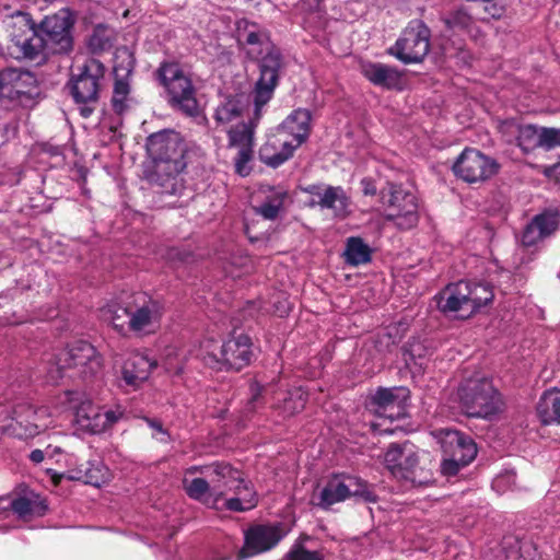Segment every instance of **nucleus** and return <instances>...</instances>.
Masks as SVG:
<instances>
[{"instance_id":"obj_1","label":"nucleus","mask_w":560,"mask_h":560,"mask_svg":"<svg viewBox=\"0 0 560 560\" xmlns=\"http://www.w3.org/2000/svg\"><path fill=\"white\" fill-rule=\"evenodd\" d=\"M72 25L69 11L63 10L46 16L40 24L42 34H38L30 15L15 11L7 21L9 43L5 50L0 46V54L13 59L30 60L42 57L45 50L66 54L72 49L73 45Z\"/></svg>"},{"instance_id":"obj_2","label":"nucleus","mask_w":560,"mask_h":560,"mask_svg":"<svg viewBox=\"0 0 560 560\" xmlns=\"http://www.w3.org/2000/svg\"><path fill=\"white\" fill-rule=\"evenodd\" d=\"M147 151L153 163L148 180L159 187L161 194L182 195L185 187L180 175L187 166V149L179 133L163 130L151 135Z\"/></svg>"},{"instance_id":"obj_3","label":"nucleus","mask_w":560,"mask_h":560,"mask_svg":"<svg viewBox=\"0 0 560 560\" xmlns=\"http://www.w3.org/2000/svg\"><path fill=\"white\" fill-rule=\"evenodd\" d=\"M113 327L121 332H135L138 336L154 334L160 327L164 314L163 303L144 293L132 294L124 304H112L107 310Z\"/></svg>"},{"instance_id":"obj_4","label":"nucleus","mask_w":560,"mask_h":560,"mask_svg":"<svg viewBox=\"0 0 560 560\" xmlns=\"http://www.w3.org/2000/svg\"><path fill=\"white\" fill-rule=\"evenodd\" d=\"M493 296V288L487 282L458 281L446 285L435 301L442 313L466 318L492 302Z\"/></svg>"},{"instance_id":"obj_5","label":"nucleus","mask_w":560,"mask_h":560,"mask_svg":"<svg viewBox=\"0 0 560 560\" xmlns=\"http://www.w3.org/2000/svg\"><path fill=\"white\" fill-rule=\"evenodd\" d=\"M102 357L88 341L77 340L61 350L49 364L47 381L56 384L68 370L84 380L95 376L102 369Z\"/></svg>"},{"instance_id":"obj_6","label":"nucleus","mask_w":560,"mask_h":560,"mask_svg":"<svg viewBox=\"0 0 560 560\" xmlns=\"http://www.w3.org/2000/svg\"><path fill=\"white\" fill-rule=\"evenodd\" d=\"M200 355L211 369L240 371L250 363L252 341L246 335L233 337L222 343L209 338L201 342Z\"/></svg>"},{"instance_id":"obj_7","label":"nucleus","mask_w":560,"mask_h":560,"mask_svg":"<svg viewBox=\"0 0 560 560\" xmlns=\"http://www.w3.org/2000/svg\"><path fill=\"white\" fill-rule=\"evenodd\" d=\"M458 397L468 417L487 419L499 413L503 407L500 393L487 377L466 380L458 388Z\"/></svg>"},{"instance_id":"obj_8","label":"nucleus","mask_w":560,"mask_h":560,"mask_svg":"<svg viewBox=\"0 0 560 560\" xmlns=\"http://www.w3.org/2000/svg\"><path fill=\"white\" fill-rule=\"evenodd\" d=\"M104 74V66L96 59H90L79 68L78 73L71 75L67 84L84 118L90 117L95 109Z\"/></svg>"},{"instance_id":"obj_9","label":"nucleus","mask_w":560,"mask_h":560,"mask_svg":"<svg viewBox=\"0 0 560 560\" xmlns=\"http://www.w3.org/2000/svg\"><path fill=\"white\" fill-rule=\"evenodd\" d=\"M160 83L166 89L171 103L185 115L196 117L199 106L191 80L176 62H163L158 69Z\"/></svg>"},{"instance_id":"obj_10","label":"nucleus","mask_w":560,"mask_h":560,"mask_svg":"<svg viewBox=\"0 0 560 560\" xmlns=\"http://www.w3.org/2000/svg\"><path fill=\"white\" fill-rule=\"evenodd\" d=\"M1 422L3 433L18 439L34 438L51 423L46 407L35 408L27 402L14 405Z\"/></svg>"},{"instance_id":"obj_11","label":"nucleus","mask_w":560,"mask_h":560,"mask_svg":"<svg viewBox=\"0 0 560 560\" xmlns=\"http://www.w3.org/2000/svg\"><path fill=\"white\" fill-rule=\"evenodd\" d=\"M381 201L386 208V220L394 221L398 229L410 230L418 224L417 197L401 185L388 183L381 191Z\"/></svg>"},{"instance_id":"obj_12","label":"nucleus","mask_w":560,"mask_h":560,"mask_svg":"<svg viewBox=\"0 0 560 560\" xmlns=\"http://www.w3.org/2000/svg\"><path fill=\"white\" fill-rule=\"evenodd\" d=\"M430 36L429 27L421 20H412L388 48V54L406 65L421 62L430 50Z\"/></svg>"},{"instance_id":"obj_13","label":"nucleus","mask_w":560,"mask_h":560,"mask_svg":"<svg viewBox=\"0 0 560 560\" xmlns=\"http://www.w3.org/2000/svg\"><path fill=\"white\" fill-rule=\"evenodd\" d=\"M441 444L444 453L441 469L445 476H455L477 455V445L474 440L457 430H445Z\"/></svg>"},{"instance_id":"obj_14","label":"nucleus","mask_w":560,"mask_h":560,"mask_svg":"<svg viewBox=\"0 0 560 560\" xmlns=\"http://www.w3.org/2000/svg\"><path fill=\"white\" fill-rule=\"evenodd\" d=\"M384 460L390 474L397 479L410 482L412 486H422L429 481L425 476H422L424 471L419 467V457L411 443L390 445Z\"/></svg>"},{"instance_id":"obj_15","label":"nucleus","mask_w":560,"mask_h":560,"mask_svg":"<svg viewBox=\"0 0 560 560\" xmlns=\"http://www.w3.org/2000/svg\"><path fill=\"white\" fill-rule=\"evenodd\" d=\"M256 119L242 121L228 130L229 148L236 150L233 158L234 171L242 177L248 176L252 171L255 147Z\"/></svg>"},{"instance_id":"obj_16","label":"nucleus","mask_w":560,"mask_h":560,"mask_svg":"<svg viewBox=\"0 0 560 560\" xmlns=\"http://www.w3.org/2000/svg\"><path fill=\"white\" fill-rule=\"evenodd\" d=\"M350 497H360L368 502L376 501V495L369 490L366 482L357 477L346 476L343 478L335 477L326 483L319 493L318 505L328 509Z\"/></svg>"},{"instance_id":"obj_17","label":"nucleus","mask_w":560,"mask_h":560,"mask_svg":"<svg viewBox=\"0 0 560 560\" xmlns=\"http://www.w3.org/2000/svg\"><path fill=\"white\" fill-rule=\"evenodd\" d=\"M312 196L308 205L329 210L336 220H345L352 213V201L341 186L310 185L304 189Z\"/></svg>"},{"instance_id":"obj_18","label":"nucleus","mask_w":560,"mask_h":560,"mask_svg":"<svg viewBox=\"0 0 560 560\" xmlns=\"http://www.w3.org/2000/svg\"><path fill=\"white\" fill-rule=\"evenodd\" d=\"M287 535L281 523L257 524L250 526L244 535V546L240 550L238 560L253 557L275 548Z\"/></svg>"},{"instance_id":"obj_19","label":"nucleus","mask_w":560,"mask_h":560,"mask_svg":"<svg viewBox=\"0 0 560 560\" xmlns=\"http://www.w3.org/2000/svg\"><path fill=\"white\" fill-rule=\"evenodd\" d=\"M498 168L495 160L476 149H465L453 164L454 174L467 183L487 180Z\"/></svg>"},{"instance_id":"obj_20","label":"nucleus","mask_w":560,"mask_h":560,"mask_svg":"<svg viewBox=\"0 0 560 560\" xmlns=\"http://www.w3.org/2000/svg\"><path fill=\"white\" fill-rule=\"evenodd\" d=\"M500 132L506 142L515 143L525 154L539 148L540 128L535 125L510 119L501 122Z\"/></svg>"},{"instance_id":"obj_21","label":"nucleus","mask_w":560,"mask_h":560,"mask_svg":"<svg viewBox=\"0 0 560 560\" xmlns=\"http://www.w3.org/2000/svg\"><path fill=\"white\" fill-rule=\"evenodd\" d=\"M47 472L50 475V478L56 486L59 485L62 478L83 481L84 483L92 485L94 487H101L108 479V469L100 460H89L81 464L79 467L62 474H58L51 469H48Z\"/></svg>"},{"instance_id":"obj_22","label":"nucleus","mask_w":560,"mask_h":560,"mask_svg":"<svg viewBox=\"0 0 560 560\" xmlns=\"http://www.w3.org/2000/svg\"><path fill=\"white\" fill-rule=\"evenodd\" d=\"M210 469L207 478L211 483L212 497L219 502L235 489L243 476L238 469L225 462H213Z\"/></svg>"},{"instance_id":"obj_23","label":"nucleus","mask_w":560,"mask_h":560,"mask_svg":"<svg viewBox=\"0 0 560 560\" xmlns=\"http://www.w3.org/2000/svg\"><path fill=\"white\" fill-rule=\"evenodd\" d=\"M311 112L304 108L293 110L277 128L285 139L295 148L304 143L311 132Z\"/></svg>"},{"instance_id":"obj_24","label":"nucleus","mask_w":560,"mask_h":560,"mask_svg":"<svg viewBox=\"0 0 560 560\" xmlns=\"http://www.w3.org/2000/svg\"><path fill=\"white\" fill-rule=\"evenodd\" d=\"M35 82L28 71L7 68L0 71V97L14 101L27 94Z\"/></svg>"},{"instance_id":"obj_25","label":"nucleus","mask_w":560,"mask_h":560,"mask_svg":"<svg viewBox=\"0 0 560 560\" xmlns=\"http://www.w3.org/2000/svg\"><path fill=\"white\" fill-rule=\"evenodd\" d=\"M295 148L277 129L268 136L259 149V160L271 167H278L293 156Z\"/></svg>"},{"instance_id":"obj_26","label":"nucleus","mask_w":560,"mask_h":560,"mask_svg":"<svg viewBox=\"0 0 560 560\" xmlns=\"http://www.w3.org/2000/svg\"><path fill=\"white\" fill-rule=\"evenodd\" d=\"M156 363L141 353H132L125 361L121 375L126 385L138 388L144 383Z\"/></svg>"},{"instance_id":"obj_27","label":"nucleus","mask_w":560,"mask_h":560,"mask_svg":"<svg viewBox=\"0 0 560 560\" xmlns=\"http://www.w3.org/2000/svg\"><path fill=\"white\" fill-rule=\"evenodd\" d=\"M558 225L556 215L552 213H540L526 225L522 243L524 246H534L542 241L545 237L552 234Z\"/></svg>"},{"instance_id":"obj_28","label":"nucleus","mask_w":560,"mask_h":560,"mask_svg":"<svg viewBox=\"0 0 560 560\" xmlns=\"http://www.w3.org/2000/svg\"><path fill=\"white\" fill-rule=\"evenodd\" d=\"M361 71L376 86L394 89L400 83V72L392 66L368 61L361 65Z\"/></svg>"},{"instance_id":"obj_29","label":"nucleus","mask_w":560,"mask_h":560,"mask_svg":"<svg viewBox=\"0 0 560 560\" xmlns=\"http://www.w3.org/2000/svg\"><path fill=\"white\" fill-rule=\"evenodd\" d=\"M241 40L245 45L246 55L253 60H258L275 46L267 32L256 25H252L249 28L245 30L241 34Z\"/></svg>"},{"instance_id":"obj_30","label":"nucleus","mask_w":560,"mask_h":560,"mask_svg":"<svg viewBox=\"0 0 560 560\" xmlns=\"http://www.w3.org/2000/svg\"><path fill=\"white\" fill-rule=\"evenodd\" d=\"M537 415L544 424H560V389L552 388L542 394Z\"/></svg>"},{"instance_id":"obj_31","label":"nucleus","mask_w":560,"mask_h":560,"mask_svg":"<svg viewBox=\"0 0 560 560\" xmlns=\"http://www.w3.org/2000/svg\"><path fill=\"white\" fill-rule=\"evenodd\" d=\"M245 105L243 96L233 95L225 97L215 108L214 119L218 126L226 127L229 124L235 121L244 112Z\"/></svg>"},{"instance_id":"obj_32","label":"nucleus","mask_w":560,"mask_h":560,"mask_svg":"<svg viewBox=\"0 0 560 560\" xmlns=\"http://www.w3.org/2000/svg\"><path fill=\"white\" fill-rule=\"evenodd\" d=\"M183 488L190 499L199 501L210 508L218 506L219 502L214 495L212 497L209 479L194 478L189 480L188 478H183Z\"/></svg>"},{"instance_id":"obj_33","label":"nucleus","mask_w":560,"mask_h":560,"mask_svg":"<svg viewBox=\"0 0 560 560\" xmlns=\"http://www.w3.org/2000/svg\"><path fill=\"white\" fill-rule=\"evenodd\" d=\"M11 510L20 517H27L32 515H40L46 510V506L36 498L20 497L11 501L0 499V510Z\"/></svg>"},{"instance_id":"obj_34","label":"nucleus","mask_w":560,"mask_h":560,"mask_svg":"<svg viewBox=\"0 0 560 560\" xmlns=\"http://www.w3.org/2000/svg\"><path fill=\"white\" fill-rule=\"evenodd\" d=\"M345 259L351 266L368 264L372 259V249L361 237L351 236L346 242Z\"/></svg>"},{"instance_id":"obj_35","label":"nucleus","mask_w":560,"mask_h":560,"mask_svg":"<svg viewBox=\"0 0 560 560\" xmlns=\"http://www.w3.org/2000/svg\"><path fill=\"white\" fill-rule=\"evenodd\" d=\"M78 422L93 434L104 431V417L101 408L91 402H83L77 410Z\"/></svg>"},{"instance_id":"obj_36","label":"nucleus","mask_w":560,"mask_h":560,"mask_svg":"<svg viewBox=\"0 0 560 560\" xmlns=\"http://www.w3.org/2000/svg\"><path fill=\"white\" fill-rule=\"evenodd\" d=\"M257 61H259V79L262 80V83H277L279 69L281 68L280 50L276 46H272V49L260 57Z\"/></svg>"},{"instance_id":"obj_37","label":"nucleus","mask_w":560,"mask_h":560,"mask_svg":"<svg viewBox=\"0 0 560 560\" xmlns=\"http://www.w3.org/2000/svg\"><path fill=\"white\" fill-rule=\"evenodd\" d=\"M478 18L472 16L466 9L459 8L443 18L447 28L456 32H466L474 35L475 23Z\"/></svg>"},{"instance_id":"obj_38","label":"nucleus","mask_w":560,"mask_h":560,"mask_svg":"<svg viewBox=\"0 0 560 560\" xmlns=\"http://www.w3.org/2000/svg\"><path fill=\"white\" fill-rule=\"evenodd\" d=\"M395 388H378L372 397V402L377 406V412L384 415L390 419L394 418L393 413L387 415V410L394 409L395 407L400 410L401 401L399 400Z\"/></svg>"},{"instance_id":"obj_39","label":"nucleus","mask_w":560,"mask_h":560,"mask_svg":"<svg viewBox=\"0 0 560 560\" xmlns=\"http://www.w3.org/2000/svg\"><path fill=\"white\" fill-rule=\"evenodd\" d=\"M306 401V392L301 387H295L288 392L287 397L283 398L282 404L278 408L284 416H293L304 409Z\"/></svg>"},{"instance_id":"obj_40","label":"nucleus","mask_w":560,"mask_h":560,"mask_svg":"<svg viewBox=\"0 0 560 560\" xmlns=\"http://www.w3.org/2000/svg\"><path fill=\"white\" fill-rule=\"evenodd\" d=\"M285 197V191H276L273 195L267 197L262 205L256 207L255 212L267 220H275L283 207Z\"/></svg>"},{"instance_id":"obj_41","label":"nucleus","mask_w":560,"mask_h":560,"mask_svg":"<svg viewBox=\"0 0 560 560\" xmlns=\"http://www.w3.org/2000/svg\"><path fill=\"white\" fill-rule=\"evenodd\" d=\"M130 85L124 79H116L113 89L112 107L115 113L122 114L128 107Z\"/></svg>"},{"instance_id":"obj_42","label":"nucleus","mask_w":560,"mask_h":560,"mask_svg":"<svg viewBox=\"0 0 560 560\" xmlns=\"http://www.w3.org/2000/svg\"><path fill=\"white\" fill-rule=\"evenodd\" d=\"M277 83H269L265 82L262 83V80L259 79L256 83L255 89V118L256 120L259 119L261 108L271 100L273 90L276 88Z\"/></svg>"},{"instance_id":"obj_43","label":"nucleus","mask_w":560,"mask_h":560,"mask_svg":"<svg viewBox=\"0 0 560 560\" xmlns=\"http://www.w3.org/2000/svg\"><path fill=\"white\" fill-rule=\"evenodd\" d=\"M546 151L560 149V129L557 128H540V144Z\"/></svg>"},{"instance_id":"obj_44","label":"nucleus","mask_w":560,"mask_h":560,"mask_svg":"<svg viewBox=\"0 0 560 560\" xmlns=\"http://www.w3.org/2000/svg\"><path fill=\"white\" fill-rule=\"evenodd\" d=\"M482 10L485 15L479 16L478 20L487 21L489 19H501L505 13V5L495 2L494 0H488L482 2Z\"/></svg>"},{"instance_id":"obj_45","label":"nucleus","mask_w":560,"mask_h":560,"mask_svg":"<svg viewBox=\"0 0 560 560\" xmlns=\"http://www.w3.org/2000/svg\"><path fill=\"white\" fill-rule=\"evenodd\" d=\"M287 560H324V556L319 551H311L302 546H296L288 552Z\"/></svg>"},{"instance_id":"obj_46","label":"nucleus","mask_w":560,"mask_h":560,"mask_svg":"<svg viewBox=\"0 0 560 560\" xmlns=\"http://www.w3.org/2000/svg\"><path fill=\"white\" fill-rule=\"evenodd\" d=\"M237 483L238 485L235 487V489H233L232 493H234L235 497L250 499L253 509L257 503L256 492L253 490L249 482L245 481L243 477L240 479V482Z\"/></svg>"},{"instance_id":"obj_47","label":"nucleus","mask_w":560,"mask_h":560,"mask_svg":"<svg viewBox=\"0 0 560 560\" xmlns=\"http://www.w3.org/2000/svg\"><path fill=\"white\" fill-rule=\"evenodd\" d=\"M224 506L230 511L245 512L252 509V501L243 497H233L225 500Z\"/></svg>"},{"instance_id":"obj_48","label":"nucleus","mask_w":560,"mask_h":560,"mask_svg":"<svg viewBox=\"0 0 560 560\" xmlns=\"http://www.w3.org/2000/svg\"><path fill=\"white\" fill-rule=\"evenodd\" d=\"M264 387L257 382L253 381L249 385L250 398L247 404L246 410L253 412L257 409Z\"/></svg>"},{"instance_id":"obj_49","label":"nucleus","mask_w":560,"mask_h":560,"mask_svg":"<svg viewBox=\"0 0 560 560\" xmlns=\"http://www.w3.org/2000/svg\"><path fill=\"white\" fill-rule=\"evenodd\" d=\"M145 421L149 424V427L155 431V433L153 434L154 438L159 439L161 442H167L168 433L163 428L162 423L159 420L145 419Z\"/></svg>"},{"instance_id":"obj_50","label":"nucleus","mask_w":560,"mask_h":560,"mask_svg":"<svg viewBox=\"0 0 560 560\" xmlns=\"http://www.w3.org/2000/svg\"><path fill=\"white\" fill-rule=\"evenodd\" d=\"M210 464L208 465H195V466H190L188 468L185 469V472H184V478H188L189 476H192V475H196V474H200V475H205L206 477H208L209 475V471H210Z\"/></svg>"},{"instance_id":"obj_51","label":"nucleus","mask_w":560,"mask_h":560,"mask_svg":"<svg viewBox=\"0 0 560 560\" xmlns=\"http://www.w3.org/2000/svg\"><path fill=\"white\" fill-rule=\"evenodd\" d=\"M102 417L106 418L103 421L104 422V431L106 429L110 428L119 419V416L113 410L102 411Z\"/></svg>"},{"instance_id":"obj_52","label":"nucleus","mask_w":560,"mask_h":560,"mask_svg":"<svg viewBox=\"0 0 560 560\" xmlns=\"http://www.w3.org/2000/svg\"><path fill=\"white\" fill-rule=\"evenodd\" d=\"M45 457L46 452L39 448L33 450L28 455L30 460L34 464H40L45 459Z\"/></svg>"},{"instance_id":"obj_53","label":"nucleus","mask_w":560,"mask_h":560,"mask_svg":"<svg viewBox=\"0 0 560 560\" xmlns=\"http://www.w3.org/2000/svg\"><path fill=\"white\" fill-rule=\"evenodd\" d=\"M364 195L374 196L376 194V187L368 179L362 180Z\"/></svg>"},{"instance_id":"obj_54","label":"nucleus","mask_w":560,"mask_h":560,"mask_svg":"<svg viewBox=\"0 0 560 560\" xmlns=\"http://www.w3.org/2000/svg\"><path fill=\"white\" fill-rule=\"evenodd\" d=\"M165 369L170 373L179 374L183 371V366L179 364L173 365L171 362L165 363Z\"/></svg>"},{"instance_id":"obj_55","label":"nucleus","mask_w":560,"mask_h":560,"mask_svg":"<svg viewBox=\"0 0 560 560\" xmlns=\"http://www.w3.org/2000/svg\"><path fill=\"white\" fill-rule=\"evenodd\" d=\"M45 452H46V456L52 458L56 454L61 453V448L59 446L52 447L51 445H48L45 448Z\"/></svg>"},{"instance_id":"obj_56","label":"nucleus","mask_w":560,"mask_h":560,"mask_svg":"<svg viewBox=\"0 0 560 560\" xmlns=\"http://www.w3.org/2000/svg\"><path fill=\"white\" fill-rule=\"evenodd\" d=\"M557 173L560 175V164L556 166Z\"/></svg>"}]
</instances>
